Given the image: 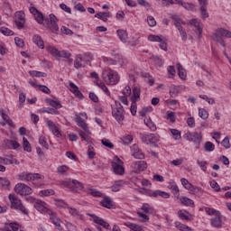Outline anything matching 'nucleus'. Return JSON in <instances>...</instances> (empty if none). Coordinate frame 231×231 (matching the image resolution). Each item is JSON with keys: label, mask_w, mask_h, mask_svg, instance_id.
Here are the masks:
<instances>
[{"label": "nucleus", "mask_w": 231, "mask_h": 231, "mask_svg": "<svg viewBox=\"0 0 231 231\" xmlns=\"http://www.w3.org/2000/svg\"><path fill=\"white\" fill-rule=\"evenodd\" d=\"M101 143H102V145H104L105 147H107L108 149L115 148V144H113V143H111V141H109L108 139L101 140Z\"/></svg>", "instance_id": "56"}, {"label": "nucleus", "mask_w": 231, "mask_h": 231, "mask_svg": "<svg viewBox=\"0 0 231 231\" xmlns=\"http://www.w3.org/2000/svg\"><path fill=\"white\" fill-rule=\"evenodd\" d=\"M60 184L69 189L71 192H79V190L84 189V186L77 180L67 179L66 180H61Z\"/></svg>", "instance_id": "4"}, {"label": "nucleus", "mask_w": 231, "mask_h": 231, "mask_svg": "<svg viewBox=\"0 0 231 231\" xmlns=\"http://www.w3.org/2000/svg\"><path fill=\"white\" fill-rule=\"evenodd\" d=\"M48 216H50L51 223L57 226L58 230H62V226H60L62 222L57 217V215L53 211H51V214H48Z\"/></svg>", "instance_id": "18"}, {"label": "nucleus", "mask_w": 231, "mask_h": 231, "mask_svg": "<svg viewBox=\"0 0 231 231\" xmlns=\"http://www.w3.org/2000/svg\"><path fill=\"white\" fill-rule=\"evenodd\" d=\"M29 75H31V77H38V78L48 77V74H46L45 72H41V71H37V70H30Z\"/></svg>", "instance_id": "42"}, {"label": "nucleus", "mask_w": 231, "mask_h": 231, "mask_svg": "<svg viewBox=\"0 0 231 231\" xmlns=\"http://www.w3.org/2000/svg\"><path fill=\"white\" fill-rule=\"evenodd\" d=\"M110 14L107 12H100L95 14V17L97 19H100V21H103L104 23H107V19L110 17Z\"/></svg>", "instance_id": "33"}, {"label": "nucleus", "mask_w": 231, "mask_h": 231, "mask_svg": "<svg viewBox=\"0 0 231 231\" xmlns=\"http://www.w3.org/2000/svg\"><path fill=\"white\" fill-rule=\"evenodd\" d=\"M46 124H47V127L50 129V131H51L54 136L60 138L62 134H60V130H59V127L57 126V125H55V123H53V121L50 119L46 120Z\"/></svg>", "instance_id": "12"}, {"label": "nucleus", "mask_w": 231, "mask_h": 231, "mask_svg": "<svg viewBox=\"0 0 231 231\" xmlns=\"http://www.w3.org/2000/svg\"><path fill=\"white\" fill-rule=\"evenodd\" d=\"M184 138H186V140H189V142H193L194 143H196V145H199V143H201V141L203 140V136H201V134H199L197 132H188L187 134H185Z\"/></svg>", "instance_id": "9"}, {"label": "nucleus", "mask_w": 231, "mask_h": 231, "mask_svg": "<svg viewBox=\"0 0 231 231\" xmlns=\"http://www.w3.org/2000/svg\"><path fill=\"white\" fill-rule=\"evenodd\" d=\"M113 171L117 176H123L125 172V169L124 168V162L118 158V156H115L113 162H111Z\"/></svg>", "instance_id": "5"}, {"label": "nucleus", "mask_w": 231, "mask_h": 231, "mask_svg": "<svg viewBox=\"0 0 231 231\" xmlns=\"http://www.w3.org/2000/svg\"><path fill=\"white\" fill-rule=\"evenodd\" d=\"M70 91L75 95V97H78V98H84V95H82V92L79 90V87L75 85L73 82H69Z\"/></svg>", "instance_id": "22"}, {"label": "nucleus", "mask_w": 231, "mask_h": 231, "mask_svg": "<svg viewBox=\"0 0 231 231\" xmlns=\"http://www.w3.org/2000/svg\"><path fill=\"white\" fill-rule=\"evenodd\" d=\"M46 102L51 106V107H54V109H60V107H62V105L60 104V101L58 98H56V100L48 98L46 99Z\"/></svg>", "instance_id": "30"}, {"label": "nucleus", "mask_w": 231, "mask_h": 231, "mask_svg": "<svg viewBox=\"0 0 231 231\" xmlns=\"http://www.w3.org/2000/svg\"><path fill=\"white\" fill-rule=\"evenodd\" d=\"M19 178L22 181H33V173H22Z\"/></svg>", "instance_id": "38"}, {"label": "nucleus", "mask_w": 231, "mask_h": 231, "mask_svg": "<svg viewBox=\"0 0 231 231\" xmlns=\"http://www.w3.org/2000/svg\"><path fill=\"white\" fill-rule=\"evenodd\" d=\"M211 225L215 228H221V213H217V215H215V217L211 218Z\"/></svg>", "instance_id": "24"}, {"label": "nucleus", "mask_w": 231, "mask_h": 231, "mask_svg": "<svg viewBox=\"0 0 231 231\" xmlns=\"http://www.w3.org/2000/svg\"><path fill=\"white\" fill-rule=\"evenodd\" d=\"M176 228H179L180 231H187V230H192L189 226L181 224L180 222H175Z\"/></svg>", "instance_id": "48"}, {"label": "nucleus", "mask_w": 231, "mask_h": 231, "mask_svg": "<svg viewBox=\"0 0 231 231\" xmlns=\"http://www.w3.org/2000/svg\"><path fill=\"white\" fill-rule=\"evenodd\" d=\"M142 93V89L138 86L133 87V97L132 101L133 102H138L140 100V94Z\"/></svg>", "instance_id": "26"}, {"label": "nucleus", "mask_w": 231, "mask_h": 231, "mask_svg": "<svg viewBox=\"0 0 231 231\" xmlns=\"http://www.w3.org/2000/svg\"><path fill=\"white\" fill-rule=\"evenodd\" d=\"M141 210H143V212H144L145 214L156 216V210H154V208L151 207V205L147 203L143 204Z\"/></svg>", "instance_id": "25"}, {"label": "nucleus", "mask_w": 231, "mask_h": 231, "mask_svg": "<svg viewBox=\"0 0 231 231\" xmlns=\"http://www.w3.org/2000/svg\"><path fill=\"white\" fill-rule=\"evenodd\" d=\"M217 32L219 33V35H221V37H226V39H231V32L226 29L218 28L217 30Z\"/></svg>", "instance_id": "36"}, {"label": "nucleus", "mask_w": 231, "mask_h": 231, "mask_svg": "<svg viewBox=\"0 0 231 231\" xmlns=\"http://www.w3.org/2000/svg\"><path fill=\"white\" fill-rule=\"evenodd\" d=\"M87 216H88L89 217H92L94 223H96L97 225H100V226H103V228H106V230H110L111 226L109 225V223L104 220V218H101L100 217L95 214H90V213H88Z\"/></svg>", "instance_id": "10"}, {"label": "nucleus", "mask_w": 231, "mask_h": 231, "mask_svg": "<svg viewBox=\"0 0 231 231\" xmlns=\"http://www.w3.org/2000/svg\"><path fill=\"white\" fill-rule=\"evenodd\" d=\"M171 19H172V21L174 22V25L176 28H179L180 26H181V24L185 25V23L181 21V18H180V16L176 14H171Z\"/></svg>", "instance_id": "35"}, {"label": "nucleus", "mask_w": 231, "mask_h": 231, "mask_svg": "<svg viewBox=\"0 0 231 231\" xmlns=\"http://www.w3.org/2000/svg\"><path fill=\"white\" fill-rule=\"evenodd\" d=\"M199 116L202 120H207L208 118V111H207L205 108L199 109Z\"/></svg>", "instance_id": "50"}, {"label": "nucleus", "mask_w": 231, "mask_h": 231, "mask_svg": "<svg viewBox=\"0 0 231 231\" xmlns=\"http://www.w3.org/2000/svg\"><path fill=\"white\" fill-rule=\"evenodd\" d=\"M41 113H49L50 115H59V111L55 108L43 107L40 110Z\"/></svg>", "instance_id": "46"}, {"label": "nucleus", "mask_w": 231, "mask_h": 231, "mask_svg": "<svg viewBox=\"0 0 231 231\" xmlns=\"http://www.w3.org/2000/svg\"><path fill=\"white\" fill-rule=\"evenodd\" d=\"M180 203H182V205H185L186 207H194V200L187 197L180 198Z\"/></svg>", "instance_id": "40"}, {"label": "nucleus", "mask_w": 231, "mask_h": 231, "mask_svg": "<svg viewBox=\"0 0 231 231\" xmlns=\"http://www.w3.org/2000/svg\"><path fill=\"white\" fill-rule=\"evenodd\" d=\"M131 153L132 156H134V158H136L137 160H143L145 158V155L143 154V152H142V151L136 144H134L131 147Z\"/></svg>", "instance_id": "13"}, {"label": "nucleus", "mask_w": 231, "mask_h": 231, "mask_svg": "<svg viewBox=\"0 0 231 231\" xmlns=\"http://www.w3.org/2000/svg\"><path fill=\"white\" fill-rule=\"evenodd\" d=\"M179 217L183 221H189L190 217H189V213L185 209H180L178 211Z\"/></svg>", "instance_id": "37"}, {"label": "nucleus", "mask_w": 231, "mask_h": 231, "mask_svg": "<svg viewBox=\"0 0 231 231\" xmlns=\"http://www.w3.org/2000/svg\"><path fill=\"white\" fill-rule=\"evenodd\" d=\"M181 185L186 189V190H189L190 187L192 186V183L189 181V180L182 178L180 180Z\"/></svg>", "instance_id": "61"}, {"label": "nucleus", "mask_w": 231, "mask_h": 231, "mask_svg": "<svg viewBox=\"0 0 231 231\" xmlns=\"http://www.w3.org/2000/svg\"><path fill=\"white\" fill-rule=\"evenodd\" d=\"M74 120L77 123V125H79V127L83 129L85 133L89 134V128L88 127V124L84 122V119H82V117H80L79 115H76Z\"/></svg>", "instance_id": "16"}, {"label": "nucleus", "mask_w": 231, "mask_h": 231, "mask_svg": "<svg viewBox=\"0 0 231 231\" xmlns=\"http://www.w3.org/2000/svg\"><path fill=\"white\" fill-rule=\"evenodd\" d=\"M213 39L217 41V42H219V44H221V46L225 47V40H223V37L219 36V34H217V32L213 33Z\"/></svg>", "instance_id": "51"}, {"label": "nucleus", "mask_w": 231, "mask_h": 231, "mask_svg": "<svg viewBox=\"0 0 231 231\" xmlns=\"http://www.w3.org/2000/svg\"><path fill=\"white\" fill-rule=\"evenodd\" d=\"M125 226H127V228H130L131 231H143V228L142 226L131 222H125L124 223Z\"/></svg>", "instance_id": "29"}, {"label": "nucleus", "mask_w": 231, "mask_h": 231, "mask_svg": "<svg viewBox=\"0 0 231 231\" xmlns=\"http://www.w3.org/2000/svg\"><path fill=\"white\" fill-rule=\"evenodd\" d=\"M102 79L105 80L106 84H108L109 86H116V83L120 80L118 72L113 69L103 71Z\"/></svg>", "instance_id": "1"}, {"label": "nucleus", "mask_w": 231, "mask_h": 231, "mask_svg": "<svg viewBox=\"0 0 231 231\" xmlns=\"http://www.w3.org/2000/svg\"><path fill=\"white\" fill-rule=\"evenodd\" d=\"M168 189L171 190L175 198H180V188H178V185H176V182L173 180H170Z\"/></svg>", "instance_id": "19"}, {"label": "nucleus", "mask_w": 231, "mask_h": 231, "mask_svg": "<svg viewBox=\"0 0 231 231\" xmlns=\"http://www.w3.org/2000/svg\"><path fill=\"white\" fill-rule=\"evenodd\" d=\"M74 68H76V69H80V68H84V64L82 63V58H77L75 60Z\"/></svg>", "instance_id": "60"}, {"label": "nucleus", "mask_w": 231, "mask_h": 231, "mask_svg": "<svg viewBox=\"0 0 231 231\" xmlns=\"http://www.w3.org/2000/svg\"><path fill=\"white\" fill-rule=\"evenodd\" d=\"M180 93V88L176 85H171L170 87V97H174Z\"/></svg>", "instance_id": "43"}, {"label": "nucleus", "mask_w": 231, "mask_h": 231, "mask_svg": "<svg viewBox=\"0 0 231 231\" xmlns=\"http://www.w3.org/2000/svg\"><path fill=\"white\" fill-rule=\"evenodd\" d=\"M14 192H16V194H20V196H30L32 190L29 186L23 183H18L14 187Z\"/></svg>", "instance_id": "6"}, {"label": "nucleus", "mask_w": 231, "mask_h": 231, "mask_svg": "<svg viewBox=\"0 0 231 231\" xmlns=\"http://www.w3.org/2000/svg\"><path fill=\"white\" fill-rule=\"evenodd\" d=\"M160 44H159V46H160V48H161V50H162L163 51H167V38H165V37H162V40H161L160 42Z\"/></svg>", "instance_id": "59"}, {"label": "nucleus", "mask_w": 231, "mask_h": 231, "mask_svg": "<svg viewBox=\"0 0 231 231\" xmlns=\"http://www.w3.org/2000/svg\"><path fill=\"white\" fill-rule=\"evenodd\" d=\"M197 163L203 172H207L208 162L206 161L197 160Z\"/></svg>", "instance_id": "55"}, {"label": "nucleus", "mask_w": 231, "mask_h": 231, "mask_svg": "<svg viewBox=\"0 0 231 231\" xmlns=\"http://www.w3.org/2000/svg\"><path fill=\"white\" fill-rule=\"evenodd\" d=\"M189 194H193L194 196H197V198H202L203 197V189L192 185L189 189H188Z\"/></svg>", "instance_id": "20"}, {"label": "nucleus", "mask_w": 231, "mask_h": 231, "mask_svg": "<svg viewBox=\"0 0 231 231\" xmlns=\"http://www.w3.org/2000/svg\"><path fill=\"white\" fill-rule=\"evenodd\" d=\"M166 118L167 120H170L171 124H174V122H176V116L174 115V112H167Z\"/></svg>", "instance_id": "64"}, {"label": "nucleus", "mask_w": 231, "mask_h": 231, "mask_svg": "<svg viewBox=\"0 0 231 231\" xmlns=\"http://www.w3.org/2000/svg\"><path fill=\"white\" fill-rule=\"evenodd\" d=\"M23 150L26 151L27 152H32V146L30 145V142H28V139L23 137Z\"/></svg>", "instance_id": "54"}, {"label": "nucleus", "mask_w": 231, "mask_h": 231, "mask_svg": "<svg viewBox=\"0 0 231 231\" xmlns=\"http://www.w3.org/2000/svg\"><path fill=\"white\" fill-rule=\"evenodd\" d=\"M117 35L121 42H127V39H129L127 31L119 29L117 30Z\"/></svg>", "instance_id": "32"}, {"label": "nucleus", "mask_w": 231, "mask_h": 231, "mask_svg": "<svg viewBox=\"0 0 231 231\" xmlns=\"http://www.w3.org/2000/svg\"><path fill=\"white\" fill-rule=\"evenodd\" d=\"M14 15H15L14 21H23V22H26L24 12H23V11H17Z\"/></svg>", "instance_id": "44"}, {"label": "nucleus", "mask_w": 231, "mask_h": 231, "mask_svg": "<svg viewBox=\"0 0 231 231\" xmlns=\"http://www.w3.org/2000/svg\"><path fill=\"white\" fill-rule=\"evenodd\" d=\"M46 50L51 55H56V57H63L64 59H69L71 57V52L68 51H59L51 46L46 47Z\"/></svg>", "instance_id": "8"}, {"label": "nucleus", "mask_w": 231, "mask_h": 231, "mask_svg": "<svg viewBox=\"0 0 231 231\" xmlns=\"http://www.w3.org/2000/svg\"><path fill=\"white\" fill-rule=\"evenodd\" d=\"M178 5H180V6H183L186 10H194L195 6L194 4H189L185 3L183 1H178Z\"/></svg>", "instance_id": "45"}, {"label": "nucleus", "mask_w": 231, "mask_h": 231, "mask_svg": "<svg viewBox=\"0 0 231 231\" xmlns=\"http://www.w3.org/2000/svg\"><path fill=\"white\" fill-rule=\"evenodd\" d=\"M125 111L124 110V106L120 102L116 101L115 106L112 107V116L116 118L118 124H122V121L125 118Z\"/></svg>", "instance_id": "2"}, {"label": "nucleus", "mask_w": 231, "mask_h": 231, "mask_svg": "<svg viewBox=\"0 0 231 231\" xmlns=\"http://www.w3.org/2000/svg\"><path fill=\"white\" fill-rule=\"evenodd\" d=\"M39 143L40 145L43 146V149H45V151H48V149H50V146L48 145V143H46V139L44 138V136H41L39 138Z\"/></svg>", "instance_id": "62"}, {"label": "nucleus", "mask_w": 231, "mask_h": 231, "mask_svg": "<svg viewBox=\"0 0 231 231\" xmlns=\"http://www.w3.org/2000/svg\"><path fill=\"white\" fill-rule=\"evenodd\" d=\"M79 134L81 138V140H83V142H87L88 143H89L91 142V132L88 130V134L85 131H79Z\"/></svg>", "instance_id": "31"}, {"label": "nucleus", "mask_w": 231, "mask_h": 231, "mask_svg": "<svg viewBox=\"0 0 231 231\" xmlns=\"http://www.w3.org/2000/svg\"><path fill=\"white\" fill-rule=\"evenodd\" d=\"M9 200L11 202V208H14V210H20L22 214L28 216V210L23 205V202L14 194H9Z\"/></svg>", "instance_id": "3"}, {"label": "nucleus", "mask_w": 231, "mask_h": 231, "mask_svg": "<svg viewBox=\"0 0 231 231\" xmlns=\"http://www.w3.org/2000/svg\"><path fill=\"white\" fill-rule=\"evenodd\" d=\"M96 85L98 86V88H100L106 93V95H111L109 89L107 88V87H106V84L97 81Z\"/></svg>", "instance_id": "57"}, {"label": "nucleus", "mask_w": 231, "mask_h": 231, "mask_svg": "<svg viewBox=\"0 0 231 231\" xmlns=\"http://www.w3.org/2000/svg\"><path fill=\"white\" fill-rule=\"evenodd\" d=\"M171 133L175 140H180L181 139V132L178 129H171Z\"/></svg>", "instance_id": "53"}, {"label": "nucleus", "mask_w": 231, "mask_h": 231, "mask_svg": "<svg viewBox=\"0 0 231 231\" xmlns=\"http://www.w3.org/2000/svg\"><path fill=\"white\" fill-rule=\"evenodd\" d=\"M125 185V181L124 180H116L114 184L111 186L112 192H118L122 187Z\"/></svg>", "instance_id": "27"}, {"label": "nucleus", "mask_w": 231, "mask_h": 231, "mask_svg": "<svg viewBox=\"0 0 231 231\" xmlns=\"http://www.w3.org/2000/svg\"><path fill=\"white\" fill-rule=\"evenodd\" d=\"M204 149L207 152H212V151L215 149L214 143L211 142H207L204 145Z\"/></svg>", "instance_id": "58"}, {"label": "nucleus", "mask_w": 231, "mask_h": 231, "mask_svg": "<svg viewBox=\"0 0 231 231\" xmlns=\"http://www.w3.org/2000/svg\"><path fill=\"white\" fill-rule=\"evenodd\" d=\"M32 42H34L38 48H41V50H44V41H42V38L39 34L32 37Z\"/></svg>", "instance_id": "28"}, {"label": "nucleus", "mask_w": 231, "mask_h": 231, "mask_svg": "<svg viewBox=\"0 0 231 231\" xmlns=\"http://www.w3.org/2000/svg\"><path fill=\"white\" fill-rule=\"evenodd\" d=\"M0 32L3 33V35H5L7 37H10V35H14V31L6 27H0Z\"/></svg>", "instance_id": "49"}, {"label": "nucleus", "mask_w": 231, "mask_h": 231, "mask_svg": "<svg viewBox=\"0 0 231 231\" xmlns=\"http://www.w3.org/2000/svg\"><path fill=\"white\" fill-rule=\"evenodd\" d=\"M131 168L132 172L140 174V172H143L147 169V162L145 161H136L132 163Z\"/></svg>", "instance_id": "7"}, {"label": "nucleus", "mask_w": 231, "mask_h": 231, "mask_svg": "<svg viewBox=\"0 0 231 231\" xmlns=\"http://www.w3.org/2000/svg\"><path fill=\"white\" fill-rule=\"evenodd\" d=\"M177 69L180 79H181V80H185V79H187V71L185 69H183V66H181L180 63H177Z\"/></svg>", "instance_id": "34"}, {"label": "nucleus", "mask_w": 231, "mask_h": 231, "mask_svg": "<svg viewBox=\"0 0 231 231\" xmlns=\"http://www.w3.org/2000/svg\"><path fill=\"white\" fill-rule=\"evenodd\" d=\"M163 39L162 36H158V35H149L148 36V41L151 42H160Z\"/></svg>", "instance_id": "52"}, {"label": "nucleus", "mask_w": 231, "mask_h": 231, "mask_svg": "<svg viewBox=\"0 0 231 231\" xmlns=\"http://www.w3.org/2000/svg\"><path fill=\"white\" fill-rule=\"evenodd\" d=\"M53 194H55V191L53 189H43L40 191V196L42 198L53 196Z\"/></svg>", "instance_id": "47"}, {"label": "nucleus", "mask_w": 231, "mask_h": 231, "mask_svg": "<svg viewBox=\"0 0 231 231\" xmlns=\"http://www.w3.org/2000/svg\"><path fill=\"white\" fill-rule=\"evenodd\" d=\"M150 198H163L164 199H169L171 198V193L162 191V190H155L152 195H148Z\"/></svg>", "instance_id": "23"}, {"label": "nucleus", "mask_w": 231, "mask_h": 231, "mask_svg": "<svg viewBox=\"0 0 231 231\" xmlns=\"http://www.w3.org/2000/svg\"><path fill=\"white\" fill-rule=\"evenodd\" d=\"M144 124L147 125V127H149V129H151V131H156V125H154L151 117L145 118Z\"/></svg>", "instance_id": "41"}, {"label": "nucleus", "mask_w": 231, "mask_h": 231, "mask_svg": "<svg viewBox=\"0 0 231 231\" xmlns=\"http://www.w3.org/2000/svg\"><path fill=\"white\" fill-rule=\"evenodd\" d=\"M50 17V30H51V32H59V24H57V21H59L57 19V16H55V14H51L49 15Z\"/></svg>", "instance_id": "17"}, {"label": "nucleus", "mask_w": 231, "mask_h": 231, "mask_svg": "<svg viewBox=\"0 0 231 231\" xmlns=\"http://www.w3.org/2000/svg\"><path fill=\"white\" fill-rule=\"evenodd\" d=\"M34 208H36L38 212H41V214H51V210L48 209V208H46V204L40 199L35 202Z\"/></svg>", "instance_id": "11"}, {"label": "nucleus", "mask_w": 231, "mask_h": 231, "mask_svg": "<svg viewBox=\"0 0 231 231\" xmlns=\"http://www.w3.org/2000/svg\"><path fill=\"white\" fill-rule=\"evenodd\" d=\"M101 205L105 208H115V204L113 203V199L109 197H104L103 199L101 200Z\"/></svg>", "instance_id": "21"}, {"label": "nucleus", "mask_w": 231, "mask_h": 231, "mask_svg": "<svg viewBox=\"0 0 231 231\" xmlns=\"http://www.w3.org/2000/svg\"><path fill=\"white\" fill-rule=\"evenodd\" d=\"M177 29L180 32L182 41H187V32L185 31V29H183L181 25L177 27Z\"/></svg>", "instance_id": "63"}, {"label": "nucleus", "mask_w": 231, "mask_h": 231, "mask_svg": "<svg viewBox=\"0 0 231 231\" xmlns=\"http://www.w3.org/2000/svg\"><path fill=\"white\" fill-rule=\"evenodd\" d=\"M69 214H71L74 217H78V219H82L80 211L75 208H69Z\"/></svg>", "instance_id": "39"}, {"label": "nucleus", "mask_w": 231, "mask_h": 231, "mask_svg": "<svg viewBox=\"0 0 231 231\" xmlns=\"http://www.w3.org/2000/svg\"><path fill=\"white\" fill-rule=\"evenodd\" d=\"M20 147L19 142L10 139H5L3 142L4 149H17Z\"/></svg>", "instance_id": "15"}, {"label": "nucleus", "mask_w": 231, "mask_h": 231, "mask_svg": "<svg viewBox=\"0 0 231 231\" xmlns=\"http://www.w3.org/2000/svg\"><path fill=\"white\" fill-rule=\"evenodd\" d=\"M200 5V15L201 19H208V14L207 12V6L208 5V0H198Z\"/></svg>", "instance_id": "14"}]
</instances>
